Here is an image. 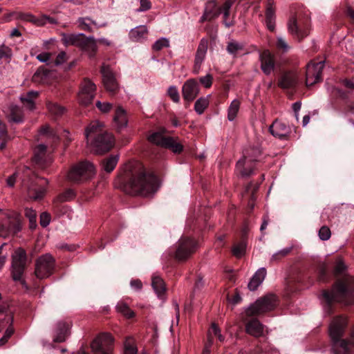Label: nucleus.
I'll list each match as a JSON object with an SVG mask.
<instances>
[{
	"label": "nucleus",
	"mask_w": 354,
	"mask_h": 354,
	"mask_svg": "<svg viewBox=\"0 0 354 354\" xmlns=\"http://www.w3.org/2000/svg\"><path fill=\"white\" fill-rule=\"evenodd\" d=\"M245 248L246 243L242 241L233 247L232 253L236 257L240 258L245 254Z\"/></svg>",
	"instance_id": "nucleus-49"
},
{
	"label": "nucleus",
	"mask_w": 354,
	"mask_h": 354,
	"mask_svg": "<svg viewBox=\"0 0 354 354\" xmlns=\"http://www.w3.org/2000/svg\"><path fill=\"white\" fill-rule=\"evenodd\" d=\"M235 0H225V3L222 7V9L223 10V15L225 18H227L229 16V10L233 3H234Z\"/></svg>",
	"instance_id": "nucleus-64"
},
{
	"label": "nucleus",
	"mask_w": 354,
	"mask_h": 354,
	"mask_svg": "<svg viewBox=\"0 0 354 354\" xmlns=\"http://www.w3.org/2000/svg\"><path fill=\"white\" fill-rule=\"evenodd\" d=\"M213 77L212 75L207 74L205 76L199 78L200 82L205 87L209 88L212 84Z\"/></svg>",
	"instance_id": "nucleus-61"
},
{
	"label": "nucleus",
	"mask_w": 354,
	"mask_h": 354,
	"mask_svg": "<svg viewBox=\"0 0 354 354\" xmlns=\"http://www.w3.org/2000/svg\"><path fill=\"white\" fill-rule=\"evenodd\" d=\"M119 160V155H111L105 158L101 162L102 169L106 173H111L116 167Z\"/></svg>",
	"instance_id": "nucleus-33"
},
{
	"label": "nucleus",
	"mask_w": 354,
	"mask_h": 354,
	"mask_svg": "<svg viewBox=\"0 0 354 354\" xmlns=\"http://www.w3.org/2000/svg\"><path fill=\"white\" fill-rule=\"evenodd\" d=\"M149 140L158 146L171 150L174 153H180L183 151V147L178 142L177 138L166 137L160 132H155L148 138Z\"/></svg>",
	"instance_id": "nucleus-11"
},
{
	"label": "nucleus",
	"mask_w": 354,
	"mask_h": 354,
	"mask_svg": "<svg viewBox=\"0 0 354 354\" xmlns=\"http://www.w3.org/2000/svg\"><path fill=\"white\" fill-rule=\"evenodd\" d=\"M79 28L83 30L93 32L100 27L97 23L89 17H80L77 19Z\"/></svg>",
	"instance_id": "nucleus-37"
},
{
	"label": "nucleus",
	"mask_w": 354,
	"mask_h": 354,
	"mask_svg": "<svg viewBox=\"0 0 354 354\" xmlns=\"http://www.w3.org/2000/svg\"><path fill=\"white\" fill-rule=\"evenodd\" d=\"M51 55V53L45 52L37 55L36 58L40 62L46 63L47 65L52 66Z\"/></svg>",
	"instance_id": "nucleus-56"
},
{
	"label": "nucleus",
	"mask_w": 354,
	"mask_h": 354,
	"mask_svg": "<svg viewBox=\"0 0 354 354\" xmlns=\"http://www.w3.org/2000/svg\"><path fill=\"white\" fill-rule=\"evenodd\" d=\"M346 325V318L343 317L334 318L330 324V337L333 342V350L336 354H348L354 347V328L351 332L349 341L342 339Z\"/></svg>",
	"instance_id": "nucleus-3"
},
{
	"label": "nucleus",
	"mask_w": 354,
	"mask_h": 354,
	"mask_svg": "<svg viewBox=\"0 0 354 354\" xmlns=\"http://www.w3.org/2000/svg\"><path fill=\"white\" fill-rule=\"evenodd\" d=\"M68 59L66 53L64 51L60 52L57 56L55 60H52V66H60Z\"/></svg>",
	"instance_id": "nucleus-54"
},
{
	"label": "nucleus",
	"mask_w": 354,
	"mask_h": 354,
	"mask_svg": "<svg viewBox=\"0 0 354 354\" xmlns=\"http://www.w3.org/2000/svg\"><path fill=\"white\" fill-rule=\"evenodd\" d=\"M114 339L108 333H100L91 344L94 354H112Z\"/></svg>",
	"instance_id": "nucleus-10"
},
{
	"label": "nucleus",
	"mask_w": 354,
	"mask_h": 354,
	"mask_svg": "<svg viewBox=\"0 0 354 354\" xmlns=\"http://www.w3.org/2000/svg\"><path fill=\"white\" fill-rule=\"evenodd\" d=\"M277 305V298L273 294H268L251 304L245 310L248 316L259 315L272 310Z\"/></svg>",
	"instance_id": "nucleus-5"
},
{
	"label": "nucleus",
	"mask_w": 354,
	"mask_h": 354,
	"mask_svg": "<svg viewBox=\"0 0 354 354\" xmlns=\"http://www.w3.org/2000/svg\"><path fill=\"white\" fill-rule=\"evenodd\" d=\"M261 69L266 75L271 74L274 70L275 61L274 55L268 50H265L259 54Z\"/></svg>",
	"instance_id": "nucleus-18"
},
{
	"label": "nucleus",
	"mask_w": 354,
	"mask_h": 354,
	"mask_svg": "<svg viewBox=\"0 0 354 354\" xmlns=\"http://www.w3.org/2000/svg\"><path fill=\"white\" fill-rule=\"evenodd\" d=\"M169 45V41L166 38H160L158 39L152 46V49L155 51H159L162 50L164 47H168Z\"/></svg>",
	"instance_id": "nucleus-50"
},
{
	"label": "nucleus",
	"mask_w": 354,
	"mask_h": 354,
	"mask_svg": "<svg viewBox=\"0 0 354 354\" xmlns=\"http://www.w3.org/2000/svg\"><path fill=\"white\" fill-rule=\"evenodd\" d=\"M353 292L354 278L346 276L337 281L331 291L324 290L322 295L328 305L333 301L348 304L351 301V297Z\"/></svg>",
	"instance_id": "nucleus-4"
},
{
	"label": "nucleus",
	"mask_w": 354,
	"mask_h": 354,
	"mask_svg": "<svg viewBox=\"0 0 354 354\" xmlns=\"http://www.w3.org/2000/svg\"><path fill=\"white\" fill-rule=\"evenodd\" d=\"M84 35L83 33L78 34H62V41L65 46H80L82 39Z\"/></svg>",
	"instance_id": "nucleus-32"
},
{
	"label": "nucleus",
	"mask_w": 354,
	"mask_h": 354,
	"mask_svg": "<svg viewBox=\"0 0 354 354\" xmlns=\"http://www.w3.org/2000/svg\"><path fill=\"white\" fill-rule=\"evenodd\" d=\"M25 215L29 220L30 227L31 229H35L37 227V214L35 211L30 208H26L25 209Z\"/></svg>",
	"instance_id": "nucleus-48"
},
{
	"label": "nucleus",
	"mask_w": 354,
	"mask_h": 354,
	"mask_svg": "<svg viewBox=\"0 0 354 354\" xmlns=\"http://www.w3.org/2000/svg\"><path fill=\"white\" fill-rule=\"evenodd\" d=\"M151 285L157 295L161 297L166 290L165 284L162 279L159 276L153 275L152 277Z\"/></svg>",
	"instance_id": "nucleus-38"
},
{
	"label": "nucleus",
	"mask_w": 354,
	"mask_h": 354,
	"mask_svg": "<svg viewBox=\"0 0 354 354\" xmlns=\"http://www.w3.org/2000/svg\"><path fill=\"white\" fill-rule=\"evenodd\" d=\"M209 104L208 97H200L196 100L194 104V109L196 112L198 114H202L205 109L207 107Z\"/></svg>",
	"instance_id": "nucleus-47"
},
{
	"label": "nucleus",
	"mask_w": 354,
	"mask_h": 354,
	"mask_svg": "<svg viewBox=\"0 0 354 354\" xmlns=\"http://www.w3.org/2000/svg\"><path fill=\"white\" fill-rule=\"evenodd\" d=\"M23 181L24 185L27 187L28 194L30 198L38 200L44 197L46 190L44 185L48 183L46 179L35 178L30 184L26 183L25 179Z\"/></svg>",
	"instance_id": "nucleus-13"
},
{
	"label": "nucleus",
	"mask_w": 354,
	"mask_h": 354,
	"mask_svg": "<svg viewBox=\"0 0 354 354\" xmlns=\"http://www.w3.org/2000/svg\"><path fill=\"white\" fill-rule=\"evenodd\" d=\"M288 28L289 32L299 40L302 39L308 35V30L306 28L302 29L299 26L295 17L290 19L288 24Z\"/></svg>",
	"instance_id": "nucleus-27"
},
{
	"label": "nucleus",
	"mask_w": 354,
	"mask_h": 354,
	"mask_svg": "<svg viewBox=\"0 0 354 354\" xmlns=\"http://www.w3.org/2000/svg\"><path fill=\"white\" fill-rule=\"evenodd\" d=\"M220 12V10L216 8V2L215 1H209L206 4L205 12L200 21H210L218 17Z\"/></svg>",
	"instance_id": "nucleus-28"
},
{
	"label": "nucleus",
	"mask_w": 354,
	"mask_h": 354,
	"mask_svg": "<svg viewBox=\"0 0 354 354\" xmlns=\"http://www.w3.org/2000/svg\"><path fill=\"white\" fill-rule=\"evenodd\" d=\"M245 331L254 337H259L264 334V326L258 319H253L246 324Z\"/></svg>",
	"instance_id": "nucleus-25"
},
{
	"label": "nucleus",
	"mask_w": 354,
	"mask_h": 354,
	"mask_svg": "<svg viewBox=\"0 0 354 354\" xmlns=\"http://www.w3.org/2000/svg\"><path fill=\"white\" fill-rule=\"evenodd\" d=\"M148 30L146 26H137L130 31V38L134 41H141L147 37Z\"/></svg>",
	"instance_id": "nucleus-36"
},
{
	"label": "nucleus",
	"mask_w": 354,
	"mask_h": 354,
	"mask_svg": "<svg viewBox=\"0 0 354 354\" xmlns=\"http://www.w3.org/2000/svg\"><path fill=\"white\" fill-rule=\"evenodd\" d=\"M113 120L119 129L127 126L128 120L126 111L121 106H118L115 112Z\"/></svg>",
	"instance_id": "nucleus-34"
},
{
	"label": "nucleus",
	"mask_w": 354,
	"mask_h": 354,
	"mask_svg": "<svg viewBox=\"0 0 354 354\" xmlns=\"http://www.w3.org/2000/svg\"><path fill=\"white\" fill-rule=\"evenodd\" d=\"M198 93L199 86L196 80L189 79L184 83L182 87V94L183 99L187 102L186 106L196 97Z\"/></svg>",
	"instance_id": "nucleus-17"
},
{
	"label": "nucleus",
	"mask_w": 354,
	"mask_h": 354,
	"mask_svg": "<svg viewBox=\"0 0 354 354\" xmlns=\"http://www.w3.org/2000/svg\"><path fill=\"white\" fill-rule=\"evenodd\" d=\"M261 154V151L258 147H248L243 152V156L248 159H253L254 162L259 160Z\"/></svg>",
	"instance_id": "nucleus-42"
},
{
	"label": "nucleus",
	"mask_w": 354,
	"mask_h": 354,
	"mask_svg": "<svg viewBox=\"0 0 354 354\" xmlns=\"http://www.w3.org/2000/svg\"><path fill=\"white\" fill-rule=\"evenodd\" d=\"M87 147L91 152L102 154L113 147V137L103 129L99 121L92 122L85 129Z\"/></svg>",
	"instance_id": "nucleus-2"
},
{
	"label": "nucleus",
	"mask_w": 354,
	"mask_h": 354,
	"mask_svg": "<svg viewBox=\"0 0 354 354\" xmlns=\"http://www.w3.org/2000/svg\"><path fill=\"white\" fill-rule=\"evenodd\" d=\"M96 106L100 110L101 112L107 113L112 109L113 105L109 102H102L100 101H97L96 102Z\"/></svg>",
	"instance_id": "nucleus-58"
},
{
	"label": "nucleus",
	"mask_w": 354,
	"mask_h": 354,
	"mask_svg": "<svg viewBox=\"0 0 354 354\" xmlns=\"http://www.w3.org/2000/svg\"><path fill=\"white\" fill-rule=\"evenodd\" d=\"M346 269V266L344 263L342 259H338L336 261V264L334 269V272L336 275L343 274L344 271Z\"/></svg>",
	"instance_id": "nucleus-59"
},
{
	"label": "nucleus",
	"mask_w": 354,
	"mask_h": 354,
	"mask_svg": "<svg viewBox=\"0 0 354 354\" xmlns=\"http://www.w3.org/2000/svg\"><path fill=\"white\" fill-rule=\"evenodd\" d=\"M20 230V221L16 213H6L0 209V236L6 238Z\"/></svg>",
	"instance_id": "nucleus-6"
},
{
	"label": "nucleus",
	"mask_w": 354,
	"mask_h": 354,
	"mask_svg": "<svg viewBox=\"0 0 354 354\" xmlns=\"http://www.w3.org/2000/svg\"><path fill=\"white\" fill-rule=\"evenodd\" d=\"M46 147L42 144L39 145L35 149L33 161L41 167H44L50 161V158L46 156Z\"/></svg>",
	"instance_id": "nucleus-29"
},
{
	"label": "nucleus",
	"mask_w": 354,
	"mask_h": 354,
	"mask_svg": "<svg viewBox=\"0 0 354 354\" xmlns=\"http://www.w3.org/2000/svg\"><path fill=\"white\" fill-rule=\"evenodd\" d=\"M298 82L297 74L295 72H286L279 80L278 86L283 89L294 88Z\"/></svg>",
	"instance_id": "nucleus-23"
},
{
	"label": "nucleus",
	"mask_w": 354,
	"mask_h": 354,
	"mask_svg": "<svg viewBox=\"0 0 354 354\" xmlns=\"http://www.w3.org/2000/svg\"><path fill=\"white\" fill-rule=\"evenodd\" d=\"M38 96V92L31 91L27 93L25 95L20 97L21 101L29 110H33L35 109L34 100Z\"/></svg>",
	"instance_id": "nucleus-39"
},
{
	"label": "nucleus",
	"mask_w": 354,
	"mask_h": 354,
	"mask_svg": "<svg viewBox=\"0 0 354 354\" xmlns=\"http://www.w3.org/2000/svg\"><path fill=\"white\" fill-rule=\"evenodd\" d=\"M240 102L237 100H234L228 109L227 118L230 121H233L239 112L240 107Z\"/></svg>",
	"instance_id": "nucleus-45"
},
{
	"label": "nucleus",
	"mask_w": 354,
	"mask_h": 354,
	"mask_svg": "<svg viewBox=\"0 0 354 354\" xmlns=\"http://www.w3.org/2000/svg\"><path fill=\"white\" fill-rule=\"evenodd\" d=\"M253 159H248L244 156L236 163V171L242 177L250 176L254 169Z\"/></svg>",
	"instance_id": "nucleus-21"
},
{
	"label": "nucleus",
	"mask_w": 354,
	"mask_h": 354,
	"mask_svg": "<svg viewBox=\"0 0 354 354\" xmlns=\"http://www.w3.org/2000/svg\"><path fill=\"white\" fill-rule=\"evenodd\" d=\"M208 43L205 39H202L198 46L193 67V73L198 74L201 68V65L205 58L207 51Z\"/></svg>",
	"instance_id": "nucleus-20"
},
{
	"label": "nucleus",
	"mask_w": 354,
	"mask_h": 354,
	"mask_svg": "<svg viewBox=\"0 0 354 354\" xmlns=\"http://www.w3.org/2000/svg\"><path fill=\"white\" fill-rule=\"evenodd\" d=\"M120 187L127 194L147 196L156 192L158 188V179L152 174L147 173L141 163L129 162L124 167V173L118 178Z\"/></svg>",
	"instance_id": "nucleus-1"
},
{
	"label": "nucleus",
	"mask_w": 354,
	"mask_h": 354,
	"mask_svg": "<svg viewBox=\"0 0 354 354\" xmlns=\"http://www.w3.org/2000/svg\"><path fill=\"white\" fill-rule=\"evenodd\" d=\"M266 24L267 28L273 31L275 28V15H274V1L268 0L267 8L266 12Z\"/></svg>",
	"instance_id": "nucleus-31"
},
{
	"label": "nucleus",
	"mask_w": 354,
	"mask_h": 354,
	"mask_svg": "<svg viewBox=\"0 0 354 354\" xmlns=\"http://www.w3.org/2000/svg\"><path fill=\"white\" fill-rule=\"evenodd\" d=\"M12 275L15 281H19L27 288L22 276L26 266L27 256L26 251L19 248L12 255Z\"/></svg>",
	"instance_id": "nucleus-9"
},
{
	"label": "nucleus",
	"mask_w": 354,
	"mask_h": 354,
	"mask_svg": "<svg viewBox=\"0 0 354 354\" xmlns=\"http://www.w3.org/2000/svg\"><path fill=\"white\" fill-rule=\"evenodd\" d=\"M47 108L49 112L56 117L62 115L65 112L64 107L59 105L57 103L48 102L47 104Z\"/></svg>",
	"instance_id": "nucleus-46"
},
{
	"label": "nucleus",
	"mask_w": 354,
	"mask_h": 354,
	"mask_svg": "<svg viewBox=\"0 0 354 354\" xmlns=\"http://www.w3.org/2000/svg\"><path fill=\"white\" fill-rule=\"evenodd\" d=\"M244 50V46L242 44L232 41L228 43L227 46V51L236 57L243 53Z\"/></svg>",
	"instance_id": "nucleus-41"
},
{
	"label": "nucleus",
	"mask_w": 354,
	"mask_h": 354,
	"mask_svg": "<svg viewBox=\"0 0 354 354\" xmlns=\"http://www.w3.org/2000/svg\"><path fill=\"white\" fill-rule=\"evenodd\" d=\"M9 111L8 119L10 122L15 123L24 122V113L21 108L16 105H10Z\"/></svg>",
	"instance_id": "nucleus-35"
},
{
	"label": "nucleus",
	"mask_w": 354,
	"mask_h": 354,
	"mask_svg": "<svg viewBox=\"0 0 354 354\" xmlns=\"http://www.w3.org/2000/svg\"><path fill=\"white\" fill-rule=\"evenodd\" d=\"M95 84L90 80L85 78L80 85L78 93L79 102L84 106L91 104L95 97Z\"/></svg>",
	"instance_id": "nucleus-12"
},
{
	"label": "nucleus",
	"mask_w": 354,
	"mask_h": 354,
	"mask_svg": "<svg viewBox=\"0 0 354 354\" xmlns=\"http://www.w3.org/2000/svg\"><path fill=\"white\" fill-rule=\"evenodd\" d=\"M11 49L5 45H1L0 46V59H4L7 62H9L11 58Z\"/></svg>",
	"instance_id": "nucleus-53"
},
{
	"label": "nucleus",
	"mask_w": 354,
	"mask_h": 354,
	"mask_svg": "<svg viewBox=\"0 0 354 354\" xmlns=\"http://www.w3.org/2000/svg\"><path fill=\"white\" fill-rule=\"evenodd\" d=\"M195 247L196 243L192 239H181L176 252V258L179 261L185 260L194 252Z\"/></svg>",
	"instance_id": "nucleus-16"
},
{
	"label": "nucleus",
	"mask_w": 354,
	"mask_h": 354,
	"mask_svg": "<svg viewBox=\"0 0 354 354\" xmlns=\"http://www.w3.org/2000/svg\"><path fill=\"white\" fill-rule=\"evenodd\" d=\"M12 317L10 315L6 316L0 321V346L5 344L14 333L12 327Z\"/></svg>",
	"instance_id": "nucleus-19"
},
{
	"label": "nucleus",
	"mask_w": 354,
	"mask_h": 354,
	"mask_svg": "<svg viewBox=\"0 0 354 354\" xmlns=\"http://www.w3.org/2000/svg\"><path fill=\"white\" fill-rule=\"evenodd\" d=\"M80 48L86 51L89 57H93L97 50V41L93 37L84 36Z\"/></svg>",
	"instance_id": "nucleus-26"
},
{
	"label": "nucleus",
	"mask_w": 354,
	"mask_h": 354,
	"mask_svg": "<svg viewBox=\"0 0 354 354\" xmlns=\"http://www.w3.org/2000/svg\"><path fill=\"white\" fill-rule=\"evenodd\" d=\"M137 348L129 341H126L124 343V354H137Z\"/></svg>",
	"instance_id": "nucleus-60"
},
{
	"label": "nucleus",
	"mask_w": 354,
	"mask_h": 354,
	"mask_svg": "<svg viewBox=\"0 0 354 354\" xmlns=\"http://www.w3.org/2000/svg\"><path fill=\"white\" fill-rule=\"evenodd\" d=\"M75 197V192L73 189H67L65 192L59 196V200L61 202L68 201Z\"/></svg>",
	"instance_id": "nucleus-57"
},
{
	"label": "nucleus",
	"mask_w": 354,
	"mask_h": 354,
	"mask_svg": "<svg viewBox=\"0 0 354 354\" xmlns=\"http://www.w3.org/2000/svg\"><path fill=\"white\" fill-rule=\"evenodd\" d=\"M269 130L273 136L280 139L286 138L290 132V127L279 120H275Z\"/></svg>",
	"instance_id": "nucleus-22"
},
{
	"label": "nucleus",
	"mask_w": 354,
	"mask_h": 354,
	"mask_svg": "<svg viewBox=\"0 0 354 354\" xmlns=\"http://www.w3.org/2000/svg\"><path fill=\"white\" fill-rule=\"evenodd\" d=\"M167 94L169 96V97L174 102H178L180 100V95L178 91V89L174 86H171L169 87L167 90Z\"/></svg>",
	"instance_id": "nucleus-55"
},
{
	"label": "nucleus",
	"mask_w": 354,
	"mask_h": 354,
	"mask_svg": "<svg viewBox=\"0 0 354 354\" xmlns=\"http://www.w3.org/2000/svg\"><path fill=\"white\" fill-rule=\"evenodd\" d=\"M50 221V216L47 212H43L40 215V225L42 227H46L49 225Z\"/></svg>",
	"instance_id": "nucleus-63"
},
{
	"label": "nucleus",
	"mask_w": 354,
	"mask_h": 354,
	"mask_svg": "<svg viewBox=\"0 0 354 354\" xmlns=\"http://www.w3.org/2000/svg\"><path fill=\"white\" fill-rule=\"evenodd\" d=\"M291 250H292V248H283V249L278 251L275 254H274L272 255V259L277 260L281 257H286L290 252Z\"/></svg>",
	"instance_id": "nucleus-62"
},
{
	"label": "nucleus",
	"mask_w": 354,
	"mask_h": 354,
	"mask_svg": "<svg viewBox=\"0 0 354 354\" xmlns=\"http://www.w3.org/2000/svg\"><path fill=\"white\" fill-rule=\"evenodd\" d=\"M30 22L32 23L36 26H42L48 23L55 24L56 21L54 19L46 15H43L39 17H36L34 15H32Z\"/></svg>",
	"instance_id": "nucleus-43"
},
{
	"label": "nucleus",
	"mask_w": 354,
	"mask_h": 354,
	"mask_svg": "<svg viewBox=\"0 0 354 354\" xmlns=\"http://www.w3.org/2000/svg\"><path fill=\"white\" fill-rule=\"evenodd\" d=\"M324 62L317 63L310 62L306 66V84L307 86H313L321 80L322 72L324 68Z\"/></svg>",
	"instance_id": "nucleus-14"
},
{
	"label": "nucleus",
	"mask_w": 354,
	"mask_h": 354,
	"mask_svg": "<svg viewBox=\"0 0 354 354\" xmlns=\"http://www.w3.org/2000/svg\"><path fill=\"white\" fill-rule=\"evenodd\" d=\"M55 268V259L49 253L39 257L35 264V277L39 279H44L53 274Z\"/></svg>",
	"instance_id": "nucleus-7"
},
{
	"label": "nucleus",
	"mask_w": 354,
	"mask_h": 354,
	"mask_svg": "<svg viewBox=\"0 0 354 354\" xmlns=\"http://www.w3.org/2000/svg\"><path fill=\"white\" fill-rule=\"evenodd\" d=\"M210 333V337L213 339L212 335H214L218 337L220 342H223L225 337L221 335L220 328L217 326V325L214 323L212 324L211 328L208 331L207 338L209 337V334Z\"/></svg>",
	"instance_id": "nucleus-51"
},
{
	"label": "nucleus",
	"mask_w": 354,
	"mask_h": 354,
	"mask_svg": "<svg viewBox=\"0 0 354 354\" xmlns=\"http://www.w3.org/2000/svg\"><path fill=\"white\" fill-rule=\"evenodd\" d=\"M48 71L43 68H39L32 76V81L35 83L44 84L46 82V77Z\"/></svg>",
	"instance_id": "nucleus-44"
},
{
	"label": "nucleus",
	"mask_w": 354,
	"mask_h": 354,
	"mask_svg": "<svg viewBox=\"0 0 354 354\" xmlns=\"http://www.w3.org/2000/svg\"><path fill=\"white\" fill-rule=\"evenodd\" d=\"M266 276V270L263 268H259L253 275L248 287L251 291L256 290L258 287L262 283Z\"/></svg>",
	"instance_id": "nucleus-30"
},
{
	"label": "nucleus",
	"mask_w": 354,
	"mask_h": 354,
	"mask_svg": "<svg viewBox=\"0 0 354 354\" xmlns=\"http://www.w3.org/2000/svg\"><path fill=\"white\" fill-rule=\"evenodd\" d=\"M94 174V165L85 161L73 166L68 171L67 178L70 181L79 183L91 178Z\"/></svg>",
	"instance_id": "nucleus-8"
},
{
	"label": "nucleus",
	"mask_w": 354,
	"mask_h": 354,
	"mask_svg": "<svg viewBox=\"0 0 354 354\" xmlns=\"http://www.w3.org/2000/svg\"><path fill=\"white\" fill-rule=\"evenodd\" d=\"M318 236L321 240L327 241L331 236V231L328 226L324 225L319 229Z\"/></svg>",
	"instance_id": "nucleus-52"
},
{
	"label": "nucleus",
	"mask_w": 354,
	"mask_h": 354,
	"mask_svg": "<svg viewBox=\"0 0 354 354\" xmlns=\"http://www.w3.org/2000/svg\"><path fill=\"white\" fill-rule=\"evenodd\" d=\"M116 310L118 313L122 314L127 319L133 318L135 316V313L131 309H130L126 303L122 301L117 304Z\"/></svg>",
	"instance_id": "nucleus-40"
},
{
	"label": "nucleus",
	"mask_w": 354,
	"mask_h": 354,
	"mask_svg": "<svg viewBox=\"0 0 354 354\" xmlns=\"http://www.w3.org/2000/svg\"><path fill=\"white\" fill-rule=\"evenodd\" d=\"M71 323L65 321H60L57 323L55 329L54 341L57 342H63L69 334Z\"/></svg>",
	"instance_id": "nucleus-24"
},
{
	"label": "nucleus",
	"mask_w": 354,
	"mask_h": 354,
	"mask_svg": "<svg viewBox=\"0 0 354 354\" xmlns=\"http://www.w3.org/2000/svg\"><path fill=\"white\" fill-rule=\"evenodd\" d=\"M102 82L106 90L110 93H115L118 89V83L115 73L109 66L103 64L101 68Z\"/></svg>",
	"instance_id": "nucleus-15"
}]
</instances>
